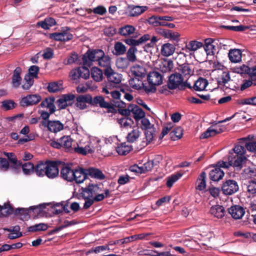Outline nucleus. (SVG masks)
I'll list each match as a JSON object with an SVG mask.
<instances>
[{"mask_svg":"<svg viewBox=\"0 0 256 256\" xmlns=\"http://www.w3.org/2000/svg\"><path fill=\"white\" fill-rule=\"evenodd\" d=\"M103 56V50H89L82 57L84 64L90 66L92 62H98V58Z\"/></svg>","mask_w":256,"mask_h":256,"instance_id":"f257e3e1","label":"nucleus"},{"mask_svg":"<svg viewBox=\"0 0 256 256\" xmlns=\"http://www.w3.org/2000/svg\"><path fill=\"white\" fill-rule=\"evenodd\" d=\"M97 140L96 143H97ZM95 142L94 140L90 139V140L85 142H80L78 144L77 146L74 148V151L82 154H92L94 152L95 149Z\"/></svg>","mask_w":256,"mask_h":256,"instance_id":"f03ea898","label":"nucleus"},{"mask_svg":"<svg viewBox=\"0 0 256 256\" xmlns=\"http://www.w3.org/2000/svg\"><path fill=\"white\" fill-rule=\"evenodd\" d=\"M150 40L152 45L156 44L158 40L155 36L152 37L148 34H146L142 36L138 39H134L133 38L125 39L124 42L128 45L130 46H138L141 45L148 40Z\"/></svg>","mask_w":256,"mask_h":256,"instance_id":"7ed1b4c3","label":"nucleus"},{"mask_svg":"<svg viewBox=\"0 0 256 256\" xmlns=\"http://www.w3.org/2000/svg\"><path fill=\"white\" fill-rule=\"evenodd\" d=\"M122 114L126 116L132 114L136 120L142 118L145 115L144 112L136 104H130L127 108L122 110Z\"/></svg>","mask_w":256,"mask_h":256,"instance_id":"20e7f679","label":"nucleus"},{"mask_svg":"<svg viewBox=\"0 0 256 256\" xmlns=\"http://www.w3.org/2000/svg\"><path fill=\"white\" fill-rule=\"evenodd\" d=\"M238 183L234 180H228L225 182L222 187L223 194L225 195H232L238 190Z\"/></svg>","mask_w":256,"mask_h":256,"instance_id":"39448f33","label":"nucleus"},{"mask_svg":"<svg viewBox=\"0 0 256 256\" xmlns=\"http://www.w3.org/2000/svg\"><path fill=\"white\" fill-rule=\"evenodd\" d=\"M184 79L179 74H174L169 76L168 86L170 90H174L183 86Z\"/></svg>","mask_w":256,"mask_h":256,"instance_id":"423d86ee","label":"nucleus"},{"mask_svg":"<svg viewBox=\"0 0 256 256\" xmlns=\"http://www.w3.org/2000/svg\"><path fill=\"white\" fill-rule=\"evenodd\" d=\"M148 8L146 6L128 5L126 8V14L128 16L136 17L142 14Z\"/></svg>","mask_w":256,"mask_h":256,"instance_id":"0eeeda50","label":"nucleus"},{"mask_svg":"<svg viewBox=\"0 0 256 256\" xmlns=\"http://www.w3.org/2000/svg\"><path fill=\"white\" fill-rule=\"evenodd\" d=\"M42 124L48 130L52 132H58L64 128V124L59 120L42 121Z\"/></svg>","mask_w":256,"mask_h":256,"instance_id":"6e6552de","label":"nucleus"},{"mask_svg":"<svg viewBox=\"0 0 256 256\" xmlns=\"http://www.w3.org/2000/svg\"><path fill=\"white\" fill-rule=\"evenodd\" d=\"M41 98V96L38 94H28L22 98L20 104L23 106H32L38 103Z\"/></svg>","mask_w":256,"mask_h":256,"instance_id":"1a4fd4ad","label":"nucleus"},{"mask_svg":"<svg viewBox=\"0 0 256 256\" xmlns=\"http://www.w3.org/2000/svg\"><path fill=\"white\" fill-rule=\"evenodd\" d=\"M73 36L68 30L60 32H54L50 34V38L57 41L66 42L72 40Z\"/></svg>","mask_w":256,"mask_h":256,"instance_id":"9d476101","label":"nucleus"},{"mask_svg":"<svg viewBox=\"0 0 256 256\" xmlns=\"http://www.w3.org/2000/svg\"><path fill=\"white\" fill-rule=\"evenodd\" d=\"M136 28L132 25L127 24L120 28L118 32L120 35L128 38H133L136 39V36H134Z\"/></svg>","mask_w":256,"mask_h":256,"instance_id":"9b49d317","label":"nucleus"},{"mask_svg":"<svg viewBox=\"0 0 256 256\" xmlns=\"http://www.w3.org/2000/svg\"><path fill=\"white\" fill-rule=\"evenodd\" d=\"M76 107L80 110H84L91 104L92 96L89 94L80 96L76 98Z\"/></svg>","mask_w":256,"mask_h":256,"instance_id":"f8f14e48","label":"nucleus"},{"mask_svg":"<svg viewBox=\"0 0 256 256\" xmlns=\"http://www.w3.org/2000/svg\"><path fill=\"white\" fill-rule=\"evenodd\" d=\"M74 96L72 94L62 95L56 102L59 109L65 108L68 106L72 104Z\"/></svg>","mask_w":256,"mask_h":256,"instance_id":"ddd939ff","label":"nucleus"},{"mask_svg":"<svg viewBox=\"0 0 256 256\" xmlns=\"http://www.w3.org/2000/svg\"><path fill=\"white\" fill-rule=\"evenodd\" d=\"M228 213L234 219L239 220L244 216L245 210L240 206L234 205L228 208Z\"/></svg>","mask_w":256,"mask_h":256,"instance_id":"4468645a","label":"nucleus"},{"mask_svg":"<svg viewBox=\"0 0 256 256\" xmlns=\"http://www.w3.org/2000/svg\"><path fill=\"white\" fill-rule=\"evenodd\" d=\"M104 74L107 77L108 80L110 82L118 84L122 81V75L117 72H114L112 68H108L105 70Z\"/></svg>","mask_w":256,"mask_h":256,"instance_id":"2eb2a0df","label":"nucleus"},{"mask_svg":"<svg viewBox=\"0 0 256 256\" xmlns=\"http://www.w3.org/2000/svg\"><path fill=\"white\" fill-rule=\"evenodd\" d=\"M83 192L84 196L93 198L98 193H100L102 190L98 184H90Z\"/></svg>","mask_w":256,"mask_h":256,"instance_id":"dca6fc26","label":"nucleus"},{"mask_svg":"<svg viewBox=\"0 0 256 256\" xmlns=\"http://www.w3.org/2000/svg\"><path fill=\"white\" fill-rule=\"evenodd\" d=\"M73 176L74 177V180H75L76 183L80 184L84 182L88 176L86 169L81 168L74 169Z\"/></svg>","mask_w":256,"mask_h":256,"instance_id":"f3484780","label":"nucleus"},{"mask_svg":"<svg viewBox=\"0 0 256 256\" xmlns=\"http://www.w3.org/2000/svg\"><path fill=\"white\" fill-rule=\"evenodd\" d=\"M246 160L244 156H233V154H230V162H231L232 166L236 168L238 170L242 168L243 162Z\"/></svg>","mask_w":256,"mask_h":256,"instance_id":"a211bd4d","label":"nucleus"},{"mask_svg":"<svg viewBox=\"0 0 256 256\" xmlns=\"http://www.w3.org/2000/svg\"><path fill=\"white\" fill-rule=\"evenodd\" d=\"M176 50L175 46L170 43L164 44L161 46L160 54L162 56L168 57L173 54Z\"/></svg>","mask_w":256,"mask_h":256,"instance_id":"6ab92c4d","label":"nucleus"},{"mask_svg":"<svg viewBox=\"0 0 256 256\" xmlns=\"http://www.w3.org/2000/svg\"><path fill=\"white\" fill-rule=\"evenodd\" d=\"M148 83L154 86L160 85L162 83V76L158 72L154 71L148 74Z\"/></svg>","mask_w":256,"mask_h":256,"instance_id":"aec40b11","label":"nucleus"},{"mask_svg":"<svg viewBox=\"0 0 256 256\" xmlns=\"http://www.w3.org/2000/svg\"><path fill=\"white\" fill-rule=\"evenodd\" d=\"M174 68L173 62L170 60H164L160 62L158 68L162 72L166 73L172 71Z\"/></svg>","mask_w":256,"mask_h":256,"instance_id":"412c9836","label":"nucleus"},{"mask_svg":"<svg viewBox=\"0 0 256 256\" xmlns=\"http://www.w3.org/2000/svg\"><path fill=\"white\" fill-rule=\"evenodd\" d=\"M46 176L51 178L56 177L58 174V169L56 164L54 162L46 163Z\"/></svg>","mask_w":256,"mask_h":256,"instance_id":"4be33fe9","label":"nucleus"},{"mask_svg":"<svg viewBox=\"0 0 256 256\" xmlns=\"http://www.w3.org/2000/svg\"><path fill=\"white\" fill-rule=\"evenodd\" d=\"M210 212L213 216L217 218H221L224 216L226 211L223 206L215 205L210 208Z\"/></svg>","mask_w":256,"mask_h":256,"instance_id":"5701e85b","label":"nucleus"},{"mask_svg":"<svg viewBox=\"0 0 256 256\" xmlns=\"http://www.w3.org/2000/svg\"><path fill=\"white\" fill-rule=\"evenodd\" d=\"M242 51L239 49H232L229 50L228 56L230 61L234 63H238L242 60Z\"/></svg>","mask_w":256,"mask_h":256,"instance_id":"b1692460","label":"nucleus"},{"mask_svg":"<svg viewBox=\"0 0 256 256\" xmlns=\"http://www.w3.org/2000/svg\"><path fill=\"white\" fill-rule=\"evenodd\" d=\"M162 35L166 38L170 40L178 42L180 40V34L176 32L169 30H163L161 32Z\"/></svg>","mask_w":256,"mask_h":256,"instance_id":"393cba45","label":"nucleus"},{"mask_svg":"<svg viewBox=\"0 0 256 256\" xmlns=\"http://www.w3.org/2000/svg\"><path fill=\"white\" fill-rule=\"evenodd\" d=\"M74 170L72 169L68 166H64L60 170V175L62 178L69 182L74 180V178L73 175Z\"/></svg>","mask_w":256,"mask_h":256,"instance_id":"a878e982","label":"nucleus"},{"mask_svg":"<svg viewBox=\"0 0 256 256\" xmlns=\"http://www.w3.org/2000/svg\"><path fill=\"white\" fill-rule=\"evenodd\" d=\"M22 72V69L20 67H17L14 70L12 78V86L13 88H18L21 84L22 78L20 74Z\"/></svg>","mask_w":256,"mask_h":256,"instance_id":"bb28decb","label":"nucleus"},{"mask_svg":"<svg viewBox=\"0 0 256 256\" xmlns=\"http://www.w3.org/2000/svg\"><path fill=\"white\" fill-rule=\"evenodd\" d=\"M224 174V172L220 168H216L210 172L209 176L211 180L218 182L222 179Z\"/></svg>","mask_w":256,"mask_h":256,"instance_id":"cd10ccee","label":"nucleus"},{"mask_svg":"<svg viewBox=\"0 0 256 256\" xmlns=\"http://www.w3.org/2000/svg\"><path fill=\"white\" fill-rule=\"evenodd\" d=\"M86 172H87L88 176H90L93 178L98 180H103L105 178V176L102 172L98 168H87L86 169Z\"/></svg>","mask_w":256,"mask_h":256,"instance_id":"c85d7f7f","label":"nucleus"},{"mask_svg":"<svg viewBox=\"0 0 256 256\" xmlns=\"http://www.w3.org/2000/svg\"><path fill=\"white\" fill-rule=\"evenodd\" d=\"M131 72L134 77L141 78L146 75V70L141 66L136 64L131 68Z\"/></svg>","mask_w":256,"mask_h":256,"instance_id":"c756f323","label":"nucleus"},{"mask_svg":"<svg viewBox=\"0 0 256 256\" xmlns=\"http://www.w3.org/2000/svg\"><path fill=\"white\" fill-rule=\"evenodd\" d=\"M98 64L101 66L105 68V70L111 68V60L109 56L104 54L103 52V56H100L98 61Z\"/></svg>","mask_w":256,"mask_h":256,"instance_id":"7c9ffc66","label":"nucleus"},{"mask_svg":"<svg viewBox=\"0 0 256 256\" xmlns=\"http://www.w3.org/2000/svg\"><path fill=\"white\" fill-rule=\"evenodd\" d=\"M206 188V174L202 172L196 182V188L200 191L204 190Z\"/></svg>","mask_w":256,"mask_h":256,"instance_id":"2f4dec72","label":"nucleus"},{"mask_svg":"<svg viewBox=\"0 0 256 256\" xmlns=\"http://www.w3.org/2000/svg\"><path fill=\"white\" fill-rule=\"evenodd\" d=\"M54 98H46L43 100L40 106L42 108H46L49 109L50 112L52 114L55 112L56 107L54 104Z\"/></svg>","mask_w":256,"mask_h":256,"instance_id":"473e14b6","label":"nucleus"},{"mask_svg":"<svg viewBox=\"0 0 256 256\" xmlns=\"http://www.w3.org/2000/svg\"><path fill=\"white\" fill-rule=\"evenodd\" d=\"M91 104L94 106H100L102 108H108L110 104L104 100L102 96H96L94 98L92 97Z\"/></svg>","mask_w":256,"mask_h":256,"instance_id":"72a5a7b5","label":"nucleus"},{"mask_svg":"<svg viewBox=\"0 0 256 256\" xmlns=\"http://www.w3.org/2000/svg\"><path fill=\"white\" fill-rule=\"evenodd\" d=\"M250 139L249 136L240 139V142L242 144L248 151L256 153V142H248Z\"/></svg>","mask_w":256,"mask_h":256,"instance_id":"f704fd0d","label":"nucleus"},{"mask_svg":"<svg viewBox=\"0 0 256 256\" xmlns=\"http://www.w3.org/2000/svg\"><path fill=\"white\" fill-rule=\"evenodd\" d=\"M118 122L120 127L125 130L131 128L134 123L132 118L126 117L118 119Z\"/></svg>","mask_w":256,"mask_h":256,"instance_id":"c9c22d12","label":"nucleus"},{"mask_svg":"<svg viewBox=\"0 0 256 256\" xmlns=\"http://www.w3.org/2000/svg\"><path fill=\"white\" fill-rule=\"evenodd\" d=\"M140 134V132L138 128H135L128 134L126 139L129 142H134L137 140Z\"/></svg>","mask_w":256,"mask_h":256,"instance_id":"e433bc0d","label":"nucleus"},{"mask_svg":"<svg viewBox=\"0 0 256 256\" xmlns=\"http://www.w3.org/2000/svg\"><path fill=\"white\" fill-rule=\"evenodd\" d=\"M203 46L202 42L196 40H191L186 45L185 50L186 52H195Z\"/></svg>","mask_w":256,"mask_h":256,"instance_id":"4c0bfd02","label":"nucleus"},{"mask_svg":"<svg viewBox=\"0 0 256 256\" xmlns=\"http://www.w3.org/2000/svg\"><path fill=\"white\" fill-rule=\"evenodd\" d=\"M130 86L135 90H140L144 86V82L141 78L134 77L130 78L129 81Z\"/></svg>","mask_w":256,"mask_h":256,"instance_id":"58836bf2","label":"nucleus"},{"mask_svg":"<svg viewBox=\"0 0 256 256\" xmlns=\"http://www.w3.org/2000/svg\"><path fill=\"white\" fill-rule=\"evenodd\" d=\"M208 84V81L206 78H200L196 82L194 88L197 91L204 90Z\"/></svg>","mask_w":256,"mask_h":256,"instance_id":"ea45409f","label":"nucleus"},{"mask_svg":"<svg viewBox=\"0 0 256 256\" xmlns=\"http://www.w3.org/2000/svg\"><path fill=\"white\" fill-rule=\"evenodd\" d=\"M131 150L132 146L126 144V142L121 144L120 146H118L116 148L117 152L120 155H126Z\"/></svg>","mask_w":256,"mask_h":256,"instance_id":"a19ab883","label":"nucleus"},{"mask_svg":"<svg viewBox=\"0 0 256 256\" xmlns=\"http://www.w3.org/2000/svg\"><path fill=\"white\" fill-rule=\"evenodd\" d=\"M214 40L212 38H208L205 40L204 48L207 55H213L214 53V46L213 44Z\"/></svg>","mask_w":256,"mask_h":256,"instance_id":"79ce46f5","label":"nucleus"},{"mask_svg":"<svg viewBox=\"0 0 256 256\" xmlns=\"http://www.w3.org/2000/svg\"><path fill=\"white\" fill-rule=\"evenodd\" d=\"M220 132V131L218 129L214 128L211 126L208 128L206 132L201 134L200 138L201 139L207 138L211 136H214Z\"/></svg>","mask_w":256,"mask_h":256,"instance_id":"37998d69","label":"nucleus"},{"mask_svg":"<svg viewBox=\"0 0 256 256\" xmlns=\"http://www.w3.org/2000/svg\"><path fill=\"white\" fill-rule=\"evenodd\" d=\"M91 75L92 78L96 82H100L103 78V72L101 70L94 67L91 70Z\"/></svg>","mask_w":256,"mask_h":256,"instance_id":"c03bdc74","label":"nucleus"},{"mask_svg":"<svg viewBox=\"0 0 256 256\" xmlns=\"http://www.w3.org/2000/svg\"><path fill=\"white\" fill-rule=\"evenodd\" d=\"M48 228V226L44 223H40L28 227L29 232H36L38 231H44Z\"/></svg>","mask_w":256,"mask_h":256,"instance_id":"a18cd8bd","label":"nucleus"},{"mask_svg":"<svg viewBox=\"0 0 256 256\" xmlns=\"http://www.w3.org/2000/svg\"><path fill=\"white\" fill-rule=\"evenodd\" d=\"M46 163L44 164L41 162L38 164L35 168V172L36 175L39 176H43L45 175L46 176Z\"/></svg>","mask_w":256,"mask_h":256,"instance_id":"49530a36","label":"nucleus"},{"mask_svg":"<svg viewBox=\"0 0 256 256\" xmlns=\"http://www.w3.org/2000/svg\"><path fill=\"white\" fill-rule=\"evenodd\" d=\"M136 46H132L128 50L126 53V59L128 62H134L136 60V54L138 50Z\"/></svg>","mask_w":256,"mask_h":256,"instance_id":"de8ad7c7","label":"nucleus"},{"mask_svg":"<svg viewBox=\"0 0 256 256\" xmlns=\"http://www.w3.org/2000/svg\"><path fill=\"white\" fill-rule=\"evenodd\" d=\"M63 88L61 82H54L49 84L48 89L50 92H55Z\"/></svg>","mask_w":256,"mask_h":256,"instance_id":"09e8293b","label":"nucleus"},{"mask_svg":"<svg viewBox=\"0 0 256 256\" xmlns=\"http://www.w3.org/2000/svg\"><path fill=\"white\" fill-rule=\"evenodd\" d=\"M13 208L9 202L4 204L2 207V210L0 212V216H6L13 212Z\"/></svg>","mask_w":256,"mask_h":256,"instance_id":"8fccbe9b","label":"nucleus"},{"mask_svg":"<svg viewBox=\"0 0 256 256\" xmlns=\"http://www.w3.org/2000/svg\"><path fill=\"white\" fill-rule=\"evenodd\" d=\"M114 54L116 55H122L126 51V48L124 44L121 42H116L114 44Z\"/></svg>","mask_w":256,"mask_h":256,"instance_id":"3c124183","label":"nucleus"},{"mask_svg":"<svg viewBox=\"0 0 256 256\" xmlns=\"http://www.w3.org/2000/svg\"><path fill=\"white\" fill-rule=\"evenodd\" d=\"M182 130L180 127H177L172 130L170 133V138L173 140H176L182 138Z\"/></svg>","mask_w":256,"mask_h":256,"instance_id":"603ef678","label":"nucleus"},{"mask_svg":"<svg viewBox=\"0 0 256 256\" xmlns=\"http://www.w3.org/2000/svg\"><path fill=\"white\" fill-rule=\"evenodd\" d=\"M16 104L11 100H6L2 102V108L5 110H9L14 108Z\"/></svg>","mask_w":256,"mask_h":256,"instance_id":"864d4df0","label":"nucleus"},{"mask_svg":"<svg viewBox=\"0 0 256 256\" xmlns=\"http://www.w3.org/2000/svg\"><path fill=\"white\" fill-rule=\"evenodd\" d=\"M34 78L30 75H26L24 78V83L22 85V88L24 90H28L34 84Z\"/></svg>","mask_w":256,"mask_h":256,"instance_id":"5fc2aeb1","label":"nucleus"},{"mask_svg":"<svg viewBox=\"0 0 256 256\" xmlns=\"http://www.w3.org/2000/svg\"><path fill=\"white\" fill-rule=\"evenodd\" d=\"M129 65V62L125 58H120L116 61V66L118 69L124 70Z\"/></svg>","mask_w":256,"mask_h":256,"instance_id":"6e6d98bb","label":"nucleus"},{"mask_svg":"<svg viewBox=\"0 0 256 256\" xmlns=\"http://www.w3.org/2000/svg\"><path fill=\"white\" fill-rule=\"evenodd\" d=\"M60 139L61 148L64 147L66 148H68L71 147L72 145V140L70 136H64Z\"/></svg>","mask_w":256,"mask_h":256,"instance_id":"4d7b16f0","label":"nucleus"},{"mask_svg":"<svg viewBox=\"0 0 256 256\" xmlns=\"http://www.w3.org/2000/svg\"><path fill=\"white\" fill-rule=\"evenodd\" d=\"M182 176V174L180 173H176L172 174L168 178L166 186L168 188H171L174 184L176 182L178 179Z\"/></svg>","mask_w":256,"mask_h":256,"instance_id":"13d9d810","label":"nucleus"},{"mask_svg":"<svg viewBox=\"0 0 256 256\" xmlns=\"http://www.w3.org/2000/svg\"><path fill=\"white\" fill-rule=\"evenodd\" d=\"M238 103L241 105L256 106V96L240 100Z\"/></svg>","mask_w":256,"mask_h":256,"instance_id":"bf43d9fd","label":"nucleus"},{"mask_svg":"<svg viewBox=\"0 0 256 256\" xmlns=\"http://www.w3.org/2000/svg\"><path fill=\"white\" fill-rule=\"evenodd\" d=\"M86 11L88 14L92 12L95 14H98L102 16L106 13V10L104 6H98L93 8V10H91L90 8L86 9Z\"/></svg>","mask_w":256,"mask_h":256,"instance_id":"052dcab7","label":"nucleus"},{"mask_svg":"<svg viewBox=\"0 0 256 256\" xmlns=\"http://www.w3.org/2000/svg\"><path fill=\"white\" fill-rule=\"evenodd\" d=\"M78 55L76 53H72L69 57L64 60V64L68 65L74 63H78Z\"/></svg>","mask_w":256,"mask_h":256,"instance_id":"680f3d73","label":"nucleus"},{"mask_svg":"<svg viewBox=\"0 0 256 256\" xmlns=\"http://www.w3.org/2000/svg\"><path fill=\"white\" fill-rule=\"evenodd\" d=\"M22 168L25 174H30L34 171V166L31 162H28L22 165Z\"/></svg>","mask_w":256,"mask_h":256,"instance_id":"e2e57ef3","label":"nucleus"},{"mask_svg":"<svg viewBox=\"0 0 256 256\" xmlns=\"http://www.w3.org/2000/svg\"><path fill=\"white\" fill-rule=\"evenodd\" d=\"M154 166L153 160H149L145 162L142 166H140L141 173H145L152 170Z\"/></svg>","mask_w":256,"mask_h":256,"instance_id":"0e129e2a","label":"nucleus"},{"mask_svg":"<svg viewBox=\"0 0 256 256\" xmlns=\"http://www.w3.org/2000/svg\"><path fill=\"white\" fill-rule=\"evenodd\" d=\"M249 70V67L243 64L240 66H236L232 68V70L234 72L242 74L248 73V70Z\"/></svg>","mask_w":256,"mask_h":256,"instance_id":"69168bd1","label":"nucleus"},{"mask_svg":"<svg viewBox=\"0 0 256 256\" xmlns=\"http://www.w3.org/2000/svg\"><path fill=\"white\" fill-rule=\"evenodd\" d=\"M142 128L145 130H152L154 128V125L152 124L150 120L144 116L141 119Z\"/></svg>","mask_w":256,"mask_h":256,"instance_id":"338daca9","label":"nucleus"},{"mask_svg":"<svg viewBox=\"0 0 256 256\" xmlns=\"http://www.w3.org/2000/svg\"><path fill=\"white\" fill-rule=\"evenodd\" d=\"M248 74L250 77L253 84L256 85V66L252 68H249L248 70Z\"/></svg>","mask_w":256,"mask_h":256,"instance_id":"774afa93","label":"nucleus"}]
</instances>
